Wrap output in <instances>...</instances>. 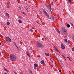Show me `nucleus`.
<instances>
[{
	"label": "nucleus",
	"mask_w": 74,
	"mask_h": 74,
	"mask_svg": "<svg viewBox=\"0 0 74 74\" xmlns=\"http://www.w3.org/2000/svg\"><path fill=\"white\" fill-rule=\"evenodd\" d=\"M10 58L12 61H14L16 59V56L14 54H10Z\"/></svg>",
	"instance_id": "obj_1"
},
{
	"label": "nucleus",
	"mask_w": 74,
	"mask_h": 74,
	"mask_svg": "<svg viewBox=\"0 0 74 74\" xmlns=\"http://www.w3.org/2000/svg\"><path fill=\"white\" fill-rule=\"evenodd\" d=\"M36 43L38 45V47L40 48L41 47H42V48L44 47V46L40 42L37 41L36 42Z\"/></svg>",
	"instance_id": "obj_2"
},
{
	"label": "nucleus",
	"mask_w": 74,
	"mask_h": 74,
	"mask_svg": "<svg viewBox=\"0 0 74 74\" xmlns=\"http://www.w3.org/2000/svg\"><path fill=\"white\" fill-rule=\"evenodd\" d=\"M5 40H6L7 42H8L9 41L10 42H12L11 39L9 37H6L5 38Z\"/></svg>",
	"instance_id": "obj_3"
},
{
	"label": "nucleus",
	"mask_w": 74,
	"mask_h": 74,
	"mask_svg": "<svg viewBox=\"0 0 74 74\" xmlns=\"http://www.w3.org/2000/svg\"><path fill=\"white\" fill-rule=\"evenodd\" d=\"M45 5L46 7H47L48 8V10H49V11H51V6H50V5L47 4H45Z\"/></svg>",
	"instance_id": "obj_4"
},
{
	"label": "nucleus",
	"mask_w": 74,
	"mask_h": 74,
	"mask_svg": "<svg viewBox=\"0 0 74 74\" xmlns=\"http://www.w3.org/2000/svg\"><path fill=\"white\" fill-rule=\"evenodd\" d=\"M61 47L62 48V49H63L65 48V47H64V45H63L62 44H61Z\"/></svg>",
	"instance_id": "obj_5"
},
{
	"label": "nucleus",
	"mask_w": 74,
	"mask_h": 74,
	"mask_svg": "<svg viewBox=\"0 0 74 74\" xmlns=\"http://www.w3.org/2000/svg\"><path fill=\"white\" fill-rule=\"evenodd\" d=\"M43 11L44 14H45L46 15H47V12H46L45 10L44 9H43Z\"/></svg>",
	"instance_id": "obj_6"
},
{
	"label": "nucleus",
	"mask_w": 74,
	"mask_h": 74,
	"mask_svg": "<svg viewBox=\"0 0 74 74\" xmlns=\"http://www.w3.org/2000/svg\"><path fill=\"white\" fill-rule=\"evenodd\" d=\"M63 33L64 34H65L67 35V30H65L63 32Z\"/></svg>",
	"instance_id": "obj_7"
},
{
	"label": "nucleus",
	"mask_w": 74,
	"mask_h": 74,
	"mask_svg": "<svg viewBox=\"0 0 74 74\" xmlns=\"http://www.w3.org/2000/svg\"><path fill=\"white\" fill-rule=\"evenodd\" d=\"M66 29L64 27H63L62 28V32H64V31H65V30H66Z\"/></svg>",
	"instance_id": "obj_8"
},
{
	"label": "nucleus",
	"mask_w": 74,
	"mask_h": 74,
	"mask_svg": "<svg viewBox=\"0 0 74 74\" xmlns=\"http://www.w3.org/2000/svg\"><path fill=\"white\" fill-rule=\"evenodd\" d=\"M51 17H52V18H53V21H55V16L52 15L51 16Z\"/></svg>",
	"instance_id": "obj_9"
},
{
	"label": "nucleus",
	"mask_w": 74,
	"mask_h": 74,
	"mask_svg": "<svg viewBox=\"0 0 74 74\" xmlns=\"http://www.w3.org/2000/svg\"><path fill=\"white\" fill-rule=\"evenodd\" d=\"M66 27L68 28H69L70 27V25L68 24L66 25Z\"/></svg>",
	"instance_id": "obj_10"
},
{
	"label": "nucleus",
	"mask_w": 74,
	"mask_h": 74,
	"mask_svg": "<svg viewBox=\"0 0 74 74\" xmlns=\"http://www.w3.org/2000/svg\"><path fill=\"white\" fill-rule=\"evenodd\" d=\"M34 66L36 67H38V65L37 64H35Z\"/></svg>",
	"instance_id": "obj_11"
},
{
	"label": "nucleus",
	"mask_w": 74,
	"mask_h": 74,
	"mask_svg": "<svg viewBox=\"0 0 74 74\" xmlns=\"http://www.w3.org/2000/svg\"><path fill=\"white\" fill-rule=\"evenodd\" d=\"M40 63H41V64H44V61L43 60H42L40 62Z\"/></svg>",
	"instance_id": "obj_12"
},
{
	"label": "nucleus",
	"mask_w": 74,
	"mask_h": 74,
	"mask_svg": "<svg viewBox=\"0 0 74 74\" xmlns=\"http://www.w3.org/2000/svg\"><path fill=\"white\" fill-rule=\"evenodd\" d=\"M18 22L19 23H22V21H21V20H19Z\"/></svg>",
	"instance_id": "obj_13"
},
{
	"label": "nucleus",
	"mask_w": 74,
	"mask_h": 74,
	"mask_svg": "<svg viewBox=\"0 0 74 74\" xmlns=\"http://www.w3.org/2000/svg\"><path fill=\"white\" fill-rule=\"evenodd\" d=\"M67 42V39H65L64 40V42Z\"/></svg>",
	"instance_id": "obj_14"
},
{
	"label": "nucleus",
	"mask_w": 74,
	"mask_h": 74,
	"mask_svg": "<svg viewBox=\"0 0 74 74\" xmlns=\"http://www.w3.org/2000/svg\"><path fill=\"white\" fill-rule=\"evenodd\" d=\"M61 64L62 66V67H64V65H63V64L62 63H61Z\"/></svg>",
	"instance_id": "obj_15"
},
{
	"label": "nucleus",
	"mask_w": 74,
	"mask_h": 74,
	"mask_svg": "<svg viewBox=\"0 0 74 74\" xmlns=\"http://www.w3.org/2000/svg\"><path fill=\"white\" fill-rule=\"evenodd\" d=\"M45 54L46 56H49V53H45Z\"/></svg>",
	"instance_id": "obj_16"
},
{
	"label": "nucleus",
	"mask_w": 74,
	"mask_h": 74,
	"mask_svg": "<svg viewBox=\"0 0 74 74\" xmlns=\"http://www.w3.org/2000/svg\"><path fill=\"white\" fill-rule=\"evenodd\" d=\"M54 49H55V50H56V51H57V52H58L60 53V52H59V51H58V49H56V47H54Z\"/></svg>",
	"instance_id": "obj_17"
},
{
	"label": "nucleus",
	"mask_w": 74,
	"mask_h": 74,
	"mask_svg": "<svg viewBox=\"0 0 74 74\" xmlns=\"http://www.w3.org/2000/svg\"><path fill=\"white\" fill-rule=\"evenodd\" d=\"M27 56H29V57H30V54H29V53H27Z\"/></svg>",
	"instance_id": "obj_18"
},
{
	"label": "nucleus",
	"mask_w": 74,
	"mask_h": 74,
	"mask_svg": "<svg viewBox=\"0 0 74 74\" xmlns=\"http://www.w3.org/2000/svg\"><path fill=\"white\" fill-rule=\"evenodd\" d=\"M5 71H6L9 73V71L8 70H7V69H5Z\"/></svg>",
	"instance_id": "obj_19"
},
{
	"label": "nucleus",
	"mask_w": 74,
	"mask_h": 74,
	"mask_svg": "<svg viewBox=\"0 0 74 74\" xmlns=\"http://www.w3.org/2000/svg\"><path fill=\"white\" fill-rule=\"evenodd\" d=\"M29 72L30 74H33V73H32V72L31 71H29Z\"/></svg>",
	"instance_id": "obj_20"
},
{
	"label": "nucleus",
	"mask_w": 74,
	"mask_h": 74,
	"mask_svg": "<svg viewBox=\"0 0 74 74\" xmlns=\"http://www.w3.org/2000/svg\"><path fill=\"white\" fill-rule=\"evenodd\" d=\"M7 24L8 25H10V22L8 21L7 22Z\"/></svg>",
	"instance_id": "obj_21"
},
{
	"label": "nucleus",
	"mask_w": 74,
	"mask_h": 74,
	"mask_svg": "<svg viewBox=\"0 0 74 74\" xmlns=\"http://www.w3.org/2000/svg\"><path fill=\"white\" fill-rule=\"evenodd\" d=\"M57 32H58V33H59V34H60V31H59V30H57Z\"/></svg>",
	"instance_id": "obj_22"
},
{
	"label": "nucleus",
	"mask_w": 74,
	"mask_h": 74,
	"mask_svg": "<svg viewBox=\"0 0 74 74\" xmlns=\"http://www.w3.org/2000/svg\"><path fill=\"white\" fill-rule=\"evenodd\" d=\"M14 45H15V46H16V48H17L18 49V47L16 46V44L15 43H14Z\"/></svg>",
	"instance_id": "obj_23"
},
{
	"label": "nucleus",
	"mask_w": 74,
	"mask_h": 74,
	"mask_svg": "<svg viewBox=\"0 0 74 74\" xmlns=\"http://www.w3.org/2000/svg\"><path fill=\"white\" fill-rule=\"evenodd\" d=\"M68 3H70V2H71V0H68Z\"/></svg>",
	"instance_id": "obj_24"
},
{
	"label": "nucleus",
	"mask_w": 74,
	"mask_h": 74,
	"mask_svg": "<svg viewBox=\"0 0 74 74\" xmlns=\"http://www.w3.org/2000/svg\"><path fill=\"white\" fill-rule=\"evenodd\" d=\"M22 13L24 14V15H26V13H24V12H22Z\"/></svg>",
	"instance_id": "obj_25"
},
{
	"label": "nucleus",
	"mask_w": 74,
	"mask_h": 74,
	"mask_svg": "<svg viewBox=\"0 0 74 74\" xmlns=\"http://www.w3.org/2000/svg\"><path fill=\"white\" fill-rule=\"evenodd\" d=\"M70 24L71 25V26H73V24L72 23H70Z\"/></svg>",
	"instance_id": "obj_26"
},
{
	"label": "nucleus",
	"mask_w": 74,
	"mask_h": 74,
	"mask_svg": "<svg viewBox=\"0 0 74 74\" xmlns=\"http://www.w3.org/2000/svg\"><path fill=\"white\" fill-rule=\"evenodd\" d=\"M46 16H47L48 18H49V16L48 15V14H47V15H46Z\"/></svg>",
	"instance_id": "obj_27"
},
{
	"label": "nucleus",
	"mask_w": 74,
	"mask_h": 74,
	"mask_svg": "<svg viewBox=\"0 0 74 74\" xmlns=\"http://www.w3.org/2000/svg\"><path fill=\"white\" fill-rule=\"evenodd\" d=\"M72 51H74V47H73L72 49Z\"/></svg>",
	"instance_id": "obj_28"
},
{
	"label": "nucleus",
	"mask_w": 74,
	"mask_h": 74,
	"mask_svg": "<svg viewBox=\"0 0 74 74\" xmlns=\"http://www.w3.org/2000/svg\"><path fill=\"white\" fill-rule=\"evenodd\" d=\"M30 32H33V31L32 30V29H30Z\"/></svg>",
	"instance_id": "obj_29"
},
{
	"label": "nucleus",
	"mask_w": 74,
	"mask_h": 74,
	"mask_svg": "<svg viewBox=\"0 0 74 74\" xmlns=\"http://www.w3.org/2000/svg\"><path fill=\"white\" fill-rule=\"evenodd\" d=\"M67 42L68 44H70V41L68 40Z\"/></svg>",
	"instance_id": "obj_30"
},
{
	"label": "nucleus",
	"mask_w": 74,
	"mask_h": 74,
	"mask_svg": "<svg viewBox=\"0 0 74 74\" xmlns=\"http://www.w3.org/2000/svg\"><path fill=\"white\" fill-rule=\"evenodd\" d=\"M6 15L8 16H10V15H9V14L8 13H7Z\"/></svg>",
	"instance_id": "obj_31"
},
{
	"label": "nucleus",
	"mask_w": 74,
	"mask_h": 74,
	"mask_svg": "<svg viewBox=\"0 0 74 74\" xmlns=\"http://www.w3.org/2000/svg\"><path fill=\"white\" fill-rule=\"evenodd\" d=\"M61 71H62V70H61V69H60L59 70V72H61Z\"/></svg>",
	"instance_id": "obj_32"
},
{
	"label": "nucleus",
	"mask_w": 74,
	"mask_h": 74,
	"mask_svg": "<svg viewBox=\"0 0 74 74\" xmlns=\"http://www.w3.org/2000/svg\"><path fill=\"white\" fill-rule=\"evenodd\" d=\"M67 58H68V59H69V60H70V58H69V57H67Z\"/></svg>",
	"instance_id": "obj_33"
},
{
	"label": "nucleus",
	"mask_w": 74,
	"mask_h": 74,
	"mask_svg": "<svg viewBox=\"0 0 74 74\" xmlns=\"http://www.w3.org/2000/svg\"><path fill=\"white\" fill-rule=\"evenodd\" d=\"M72 38H73V40H74V36H73V37H72Z\"/></svg>",
	"instance_id": "obj_34"
},
{
	"label": "nucleus",
	"mask_w": 74,
	"mask_h": 74,
	"mask_svg": "<svg viewBox=\"0 0 74 74\" xmlns=\"http://www.w3.org/2000/svg\"><path fill=\"white\" fill-rule=\"evenodd\" d=\"M34 69H37V68H36V67H34Z\"/></svg>",
	"instance_id": "obj_35"
},
{
	"label": "nucleus",
	"mask_w": 74,
	"mask_h": 74,
	"mask_svg": "<svg viewBox=\"0 0 74 74\" xmlns=\"http://www.w3.org/2000/svg\"><path fill=\"white\" fill-rule=\"evenodd\" d=\"M36 23H38L39 24V23H38V21H36Z\"/></svg>",
	"instance_id": "obj_36"
},
{
	"label": "nucleus",
	"mask_w": 74,
	"mask_h": 74,
	"mask_svg": "<svg viewBox=\"0 0 74 74\" xmlns=\"http://www.w3.org/2000/svg\"><path fill=\"white\" fill-rule=\"evenodd\" d=\"M49 18L50 19H51V17H49Z\"/></svg>",
	"instance_id": "obj_37"
},
{
	"label": "nucleus",
	"mask_w": 74,
	"mask_h": 74,
	"mask_svg": "<svg viewBox=\"0 0 74 74\" xmlns=\"http://www.w3.org/2000/svg\"><path fill=\"white\" fill-rule=\"evenodd\" d=\"M14 73L15 74H17V73H16L15 72H14Z\"/></svg>",
	"instance_id": "obj_38"
},
{
	"label": "nucleus",
	"mask_w": 74,
	"mask_h": 74,
	"mask_svg": "<svg viewBox=\"0 0 74 74\" xmlns=\"http://www.w3.org/2000/svg\"><path fill=\"white\" fill-rule=\"evenodd\" d=\"M70 60V62H71V61H72L71 60H70H70Z\"/></svg>",
	"instance_id": "obj_39"
},
{
	"label": "nucleus",
	"mask_w": 74,
	"mask_h": 74,
	"mask_svg": "<svg viewBox=\"0 0 74 74\" xmlns=\"http://www.w3.org/2000/svg\"><path fill=\"white\" fill-rule=\"evenodd\" d=\"M45 40H47V39H46V38H45Z\"/></svg>",
	"instance_id": "obj_40"
},
{
	"label": "nucleus",
	"mask_w": 74,
	"mask_h": 74,
	"mask_svg": "<svg viewBox=\"0 0 74 74\" xmlns=\"http://www.w3.org/2000/svg\"><path fill=\"white\" fill-rule=\"evenodd\" d=\"M1 53L0 52V56H1Z\"/></svg>",
	"instance_id": "obj_41"
},
{
	"label": "nucleus",
	"mask_w": 74,
	"mask_h": 74,
	"mask_svg": "<svg viewBox=\"0 0 74 74\" xmlns=\"http://www.w3.org/2000/svg\"><path fill=\"white\" fill-rule=\"evenodd\" d=\"M63 58H65V57L64 56H63Z\"/></svg>",
	"instance_id": "obj_42"
},
{
	"label": "nucleus",
	"mask_w": 74,
	"mask_h": 74,
	"mask_svg": "<svg viewBox=\"0 0 74 74\" xmlns=\"http://www.w3.org/2000/svg\"><path fill=\"white\" fill-rule=\"evenodd\" d=\"M19 17L20 18V19H21V18L20 17V16H19Z\"/></svg>",
	"instance_id": "obj_43"
},
{
	"label": "nucleus",
	"mask_w": 74,
	"mask_h": 74,
	"mask_svg": "<svg viewBox=\"0 0 74 74\" xmlns=\"http://www.w3.org/2000/svg\"><path fill=\"white\" fill-rule=\"evenodd\" d=\"M26 8H27V6H26Z\"/></svg>",
	"instance_id": "obj_44"
},
{
	"label": "nucleus",
	"mask_w": 74,
	"mask_h": 74,
	"mask_svg": "<svg viewBox=\"0 0 74 74\" xmlns=\"http://www.w3.org/2000/svg\"><path fill=\"white\" fill-rule=\"evenodd\" d=\"M0 45H1V42H0Z\"/></svg>",
	"instance_id": "obj_45"
},
{
	"label": "nucleus",
	"mask_w": 74,
	"mask_h": 74,
	"mask_svg": "<svg viewBox=\"0 0 74 74\" xmlns=\"http://www.w3.org/2000/svg\"><path fill=\"white\" fill-rule=\"evenodd\" d=\"M5 74H7V73H5Z\"/></svg>",
	"instance_id": "obj_46"
},
{
	"label": "nucleus",
	"mask_w": 74,
	"mask_h": 74,
	"mask_svg": "<svg viewBox=\"0 0 74 74\" xmlns=\"http://www.w3.org/2000/svg\"><path fill=\"white\" fill-rule=\"evenodd\" d=\"M1 37V34H0V37Z\"/></svg>",
	"instance_id": "obj_47"
},
{
	"label": "nucleus",
	"mask_w": 74,
	"mask_h": 74,
	"mask_svg": "<svg viewBox=\"0 0 74 74\" xmlns=\"http://www.w3.org/2000/svg\"><path fill=\"white\" fill-rule=\"evenodd\" d=\"M65 60H66V59L65 58Z\"/></svg>",
	"instance_id": "obj_48"
},
{
	"label": "nucleus",
	"mask_w": 74,
	"mask_h": 74,
	"mask_svg": "<svg viewBox=\"0 0 74 74\" xmlns=\"http://www.w3.org/2000/svg\"><path fill=\"white\" fill-rule=\"evenodd\" d=\"M26 10H27V8H26Z\"/></svg>",
	"instance_id": "obj_49"
},
{
	"label": "nucleus",
	"mask_w": 74,
	"mask_h": 74,
	"mask_svg": "<svg viewBox=\"0 0 74 74\" xmlns=\"http://www.w3.org/2000/svg\"><path fill=\"white\" fill-rule=\"evenodd\" d=\"M1 11H0V13H1Z\"/></svg>",
	"instance_id": "obj_50"
},
{
	"label": "nucleus",
	"mask_w": 74,
	"mask_h": 74,
	"mask_svg": "<svg viewBox=\"0 0 74 74\" xmlns=\"http://www.w3.org/2000/svg\"><path fill=\"white\" fill-rule=\"evenodd\" d=\"M32 51H33V49H32Z\"/></svg>",
	"instance_id": "obj_51"
},
{
	"label": "nucleus",
	"mask_w": 74,
	"mask_h": 74,
	"mask_svg": "<svg viewBox=\"0 0 74 74\" xmlns=\"http://www.w3.org/2000/svg\"><path fill=\"white\" fill-rule=\"evenodd\" d=\"M52 62H53V61H52Z\"/></svg>",
	"instance_id": "obj_52"
}]
</instances>
